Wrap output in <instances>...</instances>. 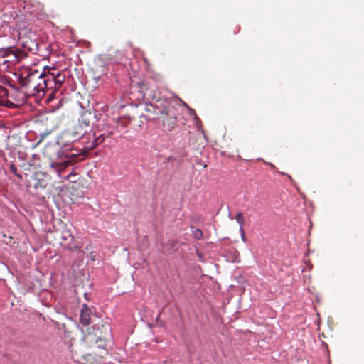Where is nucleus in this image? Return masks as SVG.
Masks as SVG:
<instances>
[{"instance_id":"nucleus-1","label":"nucleus","mask_w":364,"mask_h":364,"mask_svg":"<svg viewBox=\"0 0 364 364\" xmlns=\"http://www.w3.org/2000/svg\"><path fill=\"white\" fill-rule=\"evenodd\" d=\"M19 81L21 85L26 87L27 92L31 95H40L41 92L43 95L52 82L50 75H48L45 70L39 71L38 70L27 73L26 76L21 74Z\"/></svg>"},{"instance_id":"nucleus-2","label":"nucleus","mask_w":364,"mask_h":364,"mask_svg":"<svg viewBox=\"0 0 364 364\" xmlns=\"http://www.w3.org/2000/svg\"><path fill=\"white\" fill-rule=\"evenodd\" d=\"M18 41L23 48L21 50L25 51L27 55L28 52L36 53L38 51L37 35L31 28L28 26L19 28Z\"/></svg>"},{"instance_id":"nucleus-3","label":"nucleus","mask_w":364,"mask_h":364,"mask_svg":"<svg viewBox=\"0 0 364 364\" xmlns=\"http://www.w3.org/2000/svg\"><path fill=\"white\" fill-rule=\"evenodd\" d=\"M176 104L173 100H169L167 105H165L164 111L161 114L160 117L162 124L168 131H171L177 124Z\"/></svg>"},{"instance_id":"nucleus-4","label":"nucleus","mask_w":364,"mask_h":364,"mask_svg":"<svg viewBox=\"0 0 364 364\" xmlns=\"http://www.w3.org/2000/svg\"><path fill=\"white\" fill-rule=\"evenodd\" d=\"M12 56V61L19 62L21 60L27 57L25 51L16 47H8L6 48H0V58H8Z\"/></svg>"},{"instance_id":"nucleus-5","label":"nucleus","mask_w":364,"mask_h":364,"mask_svg":"<svg viewBox=\"0 0 364 364\" xmlns=\"http://www.w3.org/2000/svg\"><path fill=\"white\" fill-rule=\"evenodd\" d=\"M169 100H158L155 104H149L146 105L145 111L150 114L153 119L159 118L161 114L164 111L165 105H166Z\"/></svg>"},{"instance_id":"nucleus-6","label":"nucleus","mask_w":364,"mask_h":364,"mask_svg":"<svg viewBox=\"0 0 364 364\" xmlns=\"http://www.w3.org/2000/svg\"><path fill=\"white\" fill-rule=\"evenodd\" d=\"M63 245L70 250H75L81 247V244L75 239L70 230H65L62 232Z\"/></svg>"},{"instance_id":"nucleus-7","label":"nucleus","mask_w":364,"mask_h":364,"mask_svg":"<svg viewBox=\"0 0 364 364\" xmlns=\"http://www.w3.org/2000/svg\"><path fill=\"white\" fill-rule=\"evenodd\" d=\"M75 158H76V155L75 154L67 155L66 160L61 162H53L51 164V167L58 173V176L61 177L63 176L62 173L64 170L72 164L73 159Z\"/></svg>"},{"instance_id":"nucleus-8","label":"nucleus","mask_w":364,"mask_h":364,"mask_svg":"<svg viewBox=\"0 0 364 364\" xmlns=\"http://www.w3.org/2000/svg\"><path fill=\"white\" fill-rule=\"evenodd\" d=\"M53 71H55V69H53ZM48 75H50V82L49 89L53 88V85H54V90L55 91L58 90L62 84L65 82V75L64 74H61L60 72H58L55 73V72L50 73L49 71Z\"/></svg>"},{"instance_id":"nucleus-9","label":"nucleus","mask_w":364,"mask_h":364,"mask_svg":"<svg viewBox=\"0 0 364 364\" xmlns=\"http://www.w3.org/2000/svg\"><path fill=\"white\" fill-rule=\"evenodd\" d=\"M102 327L105 328L106 332L105 333V336H103L102 337L98 336L97 338H96L95 336H93L92 334L88 333L84 336V338H83L84 342H85L86 343H88V344L95 343V345L97 344L98 342L105 343V341L107 339L109 334L110 333V328H109V325H105V326L102 325Z\"/></svg>"},{"instance_id":"nucleus-10","label":"nucleus","mask_w":364,"mask_h":364,"mask_svg":"<svg viewBox=\"0 0 364 364\" xmlns=\"http://www.w3.org/2000/svg\"><path fill=\"white\" fill-rule=\"evenodd\" d=\"M83 129L81 126V124H77L74 127L73 130L68 132L66 134L67 137L71 140L72 141H76L80 137H82V139L85 141V139H90V134L87 136H83Z\"/></svg>"},{"instance_id":"nucleus-11","label":"nucleus","mask_w":364,"mask_h":364,"mask_svg":"<svg viewBox=\"0 0 364 364\" xmlns=\"http://www.w3.org/2000/svg\"><path fill=\"white\" fill-rule=\"evenodd\" d=\"M92 311L88 305L84 304L80 311V321L84 326H88L91 323Z\"/></svg>"},{"instance_id":"nucleus-12","label":"nucleus","mask_w":364,"mask_h":364,"mask_svg":"<svg viewBox=\"0 0 364 364\" xmlns=\"http://www.w3.org/2000/svg\"><path fill=\"white\" fill-rule=\"evenodd\" d=\"M139 92L142 93V97L144 100H149L157 98L156 92L146 83L141 82L139 85Z\"/></svg>"},{"instance_id":"nucleus-13","label":"nucleus","mask_w":364,"mask_h":364,"mask_svg":"<svg viewBox=\"0 0 364 364\" xmlns=\"http://www.w3.org/2000/svg\"><path fill=\"white\" fill-rule=\"evenodd\" d=\"M92 140L91 141H84L85 144V148L87 150H93L95 149L99 144L95 141V134H92Z\"/></svg>"},{"instance_id":"nucleus-14","label":"nucleus","mask_w":364,"mask_h":364,"mask_svg":"<svg viewBox=\"0 0 364 364\" xmlns=\"http://www.w3.org/2000/svg\"><path fill=\"white\" fill-rule=\"evenodd\" d=\"M192 233L194 238H196V240H201L203 237V231L198 228H192Z\"/></svg>"},{"instance_id":"nucleus-15","label":"nucleus","mask_w":364,"mask_h":364,"mask_svg":"<svg viewBox=\"0 0 364 364\" xmlns=\"http://www.w3.org/2000/svg\"><path fill=\"white\" fill-rule=\"evenodd\" d=\"M235 220L240 225V227H242L245 223V218L242 213H237L235 215Z\"/></svg>"},{"instance_id":"nucleus-16","label":"nucleus","mask_w":364,"mask_h":364,"mask_svg":"<svg viewBox=\"0 0 364 364\" xmlns=\"http://www.w3.org/2000/svg\"><path fill=\"white\" fill-rule=\"evenodd\" d=\"M105 133L101 134L98 136H95V141H97V144L100 145L105 141Z\"/></svg>"},{"instance_id":"nucleus-17","label":"nucleus","mask_w":364,"mask_h":364,"mask_svg":"<svg viewBox=\"0 0 364 364\" xmlns=\"http://www.w3.org/2000/svg\"><path fill=\"white\" fill-rule=\"evenodd\" d=\"M240 234H241V237H242V240L244 242H246V236H245V230L242 227H240Z\"/></svg>"},{"instance_id":"nucleus-18","label":"nucleus","mask_w":364,"mask_h":364,"mask_svg":"<svg viewBox=\"0 0 364 364\" xmlns=\"http://www.w3.org/2000/svg\"><path fill=\"white\" fill-rule=\"evenodd\" d=\"M10 170H11V171L12 173H14L15 175H16V176H18L19 178H21V175H18V174L16 173L17 168L15 167V166H14V165H11V166H10Z\"/></svg>"},{"instance_id":"nucleus-19","label":"nucleus","mask_w":364,"mask_h":364,"mask_svg":"<svg viewBox=\"0 0 364 364\" xmlns=\"http://www.w3.org/2000/svg\"><path fill=\"white\" fill-rule=\"evenodd\" d=\"M48 134H49L48 132H45V133H43V134H41V139H40V140H39V141H38V144H39L40 142H41V141L43 140V139H44V138H45V137Z\"/></svg>"},{"instance_id":"nucleus-20","label":"nucleus","mask_w":364,"mask_h":364,"mask_svg":"<svg viewBox=\"0 0 364 364\" xmlns=\"http://www.w3.org/2000/svg\"><path fill=\"white\" fill-rule=\"evenodd\" d=\"M113 134H114V132L113 131H110V132H108L107 133H105V136L106 137H110Z\"/></svg>"},{"instance_id":"nucleus-21","label":"nucleus","mask_w":364,"mask_h":364,"mask_svg":"<svg viewBox=\"0 0 364 364\" xmlns=\"http://www.w3.org/2000/svg\"><path fill=\"white\" fill-rule=\"evenodd\" d=\"M102 350H103V352H102V353H100V354H101L100 355H101L102 357L103 356V354L106 355V354L107 353V350H105V349H104V348H102Z\"/></svg>"},{"instance_id":"nucleus-22","label":"nucleus","mask_w":364,"mask_h":364,"mask_svg":"<svg viewBox=\"0 0 364 364\" xmlns=\"http://www.w3.org/2000/svg\"><path fill=\"white\" fill-rule=\"evenodd\" d=\"M104 345H105L104 343H103V344L100 343L98 346H96L95 347H96V348H102V346H104Z\"/></svg>"},{"instance_id":"nucleus-23","label":"nucleus","mask_w":364,"mask_h":364,"mask_svg":"<svg viewBox=\"0 0 364 364\" xmlns=\"http://www.w3.org/2000/svg\"><path fill=\"white\" fill-rule=\"evenodd\" d=\"M2 92H3L4 95H6L8 91L6 89H2Z\"/></svg>"}]
</instances>
